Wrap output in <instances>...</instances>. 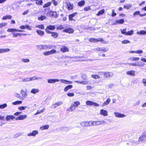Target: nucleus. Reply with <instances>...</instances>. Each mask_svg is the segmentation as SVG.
Instances as JSON below:
<instances>
[{
  "label": "nucleus",
  "instance_id": "obj_1",
  "mask_svg": "<svg viewBox=\"0 0 146 146\" xmlns=\"http://www.w3.org/2000/svg\"><path fill=\"white\" fill-rule=\"evenodd\" d=\"M79 105H80V103L78 101L73 102L72 103L70 107L68 108L67 110L69 111H72L74 110Z\"/></svg>",
  "mask_w": 146,
  "mask_h": 146
},
{
  "label": "nucleus",
  "instance_id": "obj_2",
  "mask_svg": "<svg viewBox=\"0 0 146 146\" xmlns=\"http://www.w3.org/2000/svg\"><path fill=\"white\" fill-rule=\"evenodd\" d=\"M101 74H103L104 77L105 78H109L112 77L113 75V73L111 72H100Z\"/></svg>",
  "mask_w": 146,
  "mask_h": 146
},
{
  "label": "nucleus",
  "instance_id": "obj_3",
  "mask_svg": "<svg viewBox=\"0 0 146 146\" xmlns=\"http://www.w3.org/2000/svg\"><path fill=\"white\" fill-rule=\"evenodd\" d=\"M55 29V27L54 25H49L47 26L45 29V30L46 33H50L51 31H50L49 30H54Z\"/></svg>",
  "mask_w": 146,
  "mask_h": 146
},
{
  "label": "nucleus",
  "instance_id": "obj_4",
  "mask_svg": "<svg viewBox=\"0 0 146 146\" xmlns=\"http://www.w3.org/2000/svg\"><path fill=\"white\" fill-rule=\"evenodd\" d=\"M56 51L54 49H53L50 51L45 52H43V54L45 56L49 55L56 52Z\"/></svg>",
  "mask_w": 146,
  "mask_h": 146
},
{
  "label": "nucleus",
  "instance_id": "obj_5",
  "mask_svg": "<svg viewBox=\"0 0 146 146\" xmlns=\"http://www.w3.org/2000/svg\"><path fill=\"white\" fill-rule=\"evenodd\" d=\"M62 104L63 102L62 101H59L55 102L54 104L52 105V106H53L52 108H55Z\"/></svg>",
  "mask_w": 146,
  "mask_h": 146
},
{
  "label": "nucleus",
  "instance_id": "obj_6",
  "mask_svg": "<svg viewBox=\"0 0 146 146\" xmlns=\"http://www.w3.org/2000/svg\"><path fill=\"white\" fill-rule=\"evenodd\" d=\"M38 133V131L37 130H33L31 133H30L27 134L28 136H33L35 137L36 134Z\"/></svg>",
  "mask_w": 146,
  "mask_h": 146
},
{
  "label": "nucleus",
  "instance_id": "obj_7",
  "mask_svg": "<svg viewBox=\"0 0 146 146\" xmlns=\"http://www.w3.org/2000/svg\"><path fill=\"white\" fill-rule=\"evenodd\" d=\"M127 74L130 75L132 76H135V71L133 70H131L127 71L126 72Z\"/></svg>",
  "mask_w": 146,
  "mask_h": 146
},
{
  "label": "nucleus",
  "instance_id": "obj_8",
  "mask_svg": "<svg viewBox=\"0 0 146 146\" xmlns=\"http://www.w3.org/2000/svg\"><path fill=\"white\" fill-rule=\"evenodd\" d=\"M63 31L65 33H72L74 32V31L72 29L69 28L64 29Z\"/></svg>",
  "mask_w": 146,
  "mask_h": 146
},
{
  "label": "nucleus",
  "instance_id": "obj_9",
  "mask_svg": "<svg viewBox=\"0 0 146 146\" xmlns=\"http://www.w3.org/2000/svg\"><path fill=\"white\" fill-rule=\"evenodd\" d=\"M50 16L51 17H57L58 16V14L55 11H50L49 13Z\"/></svg>",
  "mask_w": 146,
  "mask_h": 146
},
{
  "label": "nucleus",
  "instance_id": "obj_10",
  "mask_svg": "<svg viewBox=\"0 0 146 146\" xmlns=\"http://www.w3.org/2000/svg\"><path fill=\"white\" fill-rule=\"evenodd\" d=\"M114 114L115 117H123L125 116L124 114H120L118 112H114Z\"/></svg>",
  "mask_w": 146,
  "mask_h": 146
},
{
  "label": "nucleus",
  "instance_id": "obj_11",
  "mask_svg": "<svg viewBox=\"0 0 146 146\" xmlns=\"http://www.w3.org/2000/svg\"><path fill=\"white\" fill-rule=\"evenodd\" d=\"M100 114L104 116H107L108 115V111L106 110L102 109L100 110Z\"/></svg>",
  "mask_w": 146,
  "mask_h": 146
},
{
  "label": "nucleus",
  "instance_id": "obj_12",
  "mask_svg": "<svg viewBox=\"0 0 146 146\" xmlns=\"http://www.w3.org/2000/svg\"><path fill=\"white\" fill-rule=\"evenodd\" d=\"M59 81V80L57 79H50L48 80V82L49 83H53Z\"/></svg>",
  "mask_w": 146,
  "mask_h": 146
},
{
  "label": "nucleus",
  "instance_id": "obj_13",
  "mask_svg": "<svg viewBox=\"0 0 146 146\" xmlns=\"http://www.w3.org/2000/svg\"><path fill=\"white\" fill-rule=\"evenodd\" d=\"M77 14V13L75 12L70 15L69 16V20L70 21L73 20V17L76 16Z\"/></svg>",
  "mask_w": 146,
  "mask_h": 146
},
{
  "label": "nucleus",
  "instance_id": "obj_14",
  "mask_svg": "<svg viewBox=\"0 0 146 146\" xmlns=\"http://www.w3.org/2000/svg\"><path fill=\"white\" fill-rule=\"evenodd\" d=\"M124 21L123 19H120L119 20H117L115 23L114 24V25H116L117 24H122L123 23Z\"/></svg>",
  "mask_w": 146,
  "mask_h": 146
},
{
  "label": "nucleus",
  "instance_id": "obj_15",
  "mask_svg": "<svg viewBox=\"0 0 146 146\" xmlns=\"http://www.w3.org/2000/svg\"><path fill=\"white\" fill-rule=\"evenodd\" d=\"M74 82L78 84L84 85L87 84H88V82L87 81L83 80L81 81H75Z\"/></svg>",
  "mask_w": 146,
  "mask_h": 146
},
{
  "label": "nucleus",
  "instance_id": "obj_16",
  "mask_svg": "<svg viewBox=\"0 0 146 146\" xmlns=\"http://www.w3.org/2000/svg\"><path fill=\"white\" fill-rule=\"evenodd\" d=\"M48 34H51V36L54 38H57L58 36V34L57 33L54 32H51L50 33Z\"/></svg>",
  "mask_w": 146,
  "mask_h": 146
},
{
  "label": "nucleus",
  "instance_id": "obj_17",
  "mask_svg": "<svg viewBox=\"0 0 146 146\" xmlns=\"http://www.w3.org/2000/svg\"><path fill=\"white\" fill-rule=\"evenodd\" d=\"M10 49L8 48H1L0 49V53L9 52Z\"/></svg>",
  "mask_w": 146,
  "mask_h": 146
},
{
  "label": "nucleus",
  "instance_id": "obj_18",
  "mask_svg": "<svg viewBox=\"0 0 146 146\" xmlns=\"http://www.w3.org/2000/svg\"><path fill=\"white\" fill-rule=\"evenodd\" d=\"M81 126L83 127H86L88 126V121H82L80 123Z\"/></svg>",
  "mask_w": 146,
  "mask_h": 146
},
{
  "label": "nucleus",
  "instance_id": "obj_19",
  "mask_svg": "<svg viewBox=\"0 0 146 146\" xmlns=\"http://www.w3.org/2000/svg\"><path fill=\"white\" fill-rule=\"evenodd\" d=\"M53 48L52 45H43V49H50Z\"/></svg>",
  "mask_w": 146,
  "mask_h": 146
},
{
  "label": "nucleus",
  "instance_id": "obj_20",
  "mask_svg": "<svg viewBox=\"0 0 146 146\" xmlns=\"http://www.w3.org/2000/svg\"><path fill=\"white\" fill-rule=\"evenodd\" d=\"M105 123L104 121H94L95 126L104 124Z\"/></svg>",
  "mask_w": 146,
  "mask_h": 146
},
{
  "label": "nucleus",
  "instance_id": "obj_21",
  "mask_svg": "<svg viewBox=\"0 0 146 146\" xmlns=\"http://www.w3.org/2000/svg\"><path fill=\"white\" fill-rule=\"evenodd\" d=\"M61 51L63 52H68L69 51V49L66 46H63L61 49Z\"/></svg>",
  "mask_w": 146,
  "mask_h": 146
},
{
  "label": "nucleus",
  "instance_id": "obj_22",
  "mask_svg": "<svg viewBox=\"0 0 146 146\" xmlns=\"http://www.w3.org/2000/svg\"><path fill=\"white\" fill-rule=\"evenodd\" d=\"M36 32L40 36H42L44 34V31L39 30H37L36 31Z\"/></svg>",
  "mask_w": 146,
  "mask_h": 146
},
{
  "label": "nucleus",
  "instance_id": "obj_23",
  "mask_svg": "<svg viewBox=\"0 0 146 146\" xmlns=\"http://www.w3.org/2000/svg\"><path fill=\"white\" fill-rule=\"evenodd\" d=\"M68 9L69 10H72L73 8V5L69 2H68L67 4Z\"/></svg>",
  "mask_w": 146,
  "mask_h": 146
},
{
  "label": "nucleus",
  "instance_id": "obj_24",
  "mask_svg": "<svg viewBox=\"0 0 146 146\" xmlns=\"http://www.w3.org/2000/svg\"><path fill=\"white\" fill-rule=\"evenodd\" d=\"M39 92V90L38 89H33L31 91V92L33 94H35L36 93H38Z\"/></svg>",
  "mask_w": 146,
  "mask_h": 146
},
{
  "label": "nucleus",
  "instance_id": "obj_25",
  "mask_svg": "<svg viewBox=\"0 0 146 146\" xmlns=\"http://www.w3.org/2000/svg\"><path fill=\"white\" fill-rule=\"evenodd\" d=\"M15 118V117L13 115H7L6 117L7 120H9L11 119H13Z\"/></svg>",
  "mask_w": 146,
  "mask_h": 146
},
{
  "label": "nucleus",
  "instance_id": "obj_26",
  "mask_svg": "<svg viewBox=\"0 0 146 146\" xmlns=\"http://www.w3.org/2000/svg\"><path fill=\"white\" fill-rule=\"evenodd\" d=\"M21 93L22 96L24 98H26L27 96V94L26 92L23 90H21Z\"/></svg>",
  "mask_w": 146,
  "mask_h": 146
},
{
  "label": "nucleus",
  "instance_id": "obj_27",
  "mask_svg": "<svg viewBox=\"0 0 146 146\" xmlns=\"http://www.w3.org/2000/svg\"><path fill=\"white\" fill-rule=\"evenodd\" d=\"M72 87L73 86L72 85H69L65 88L64 91L65 92H66L68 90L72 88Z\"/></svg>",
  "mask_w": 146,
  "mask_h": 146
},
{
  "label": "nucleus",
  "instance_id": "obj_28",
  "mask_svg": "<svg viewBox=\"0 0 146 146\" xmlns=\"http://www.w3.org/2000/svg\"><path fill=\"white\" fill-rule=\"evenodd\" d=\"M60 81L61 82L66 84H71L72 83L70 81H68L65 80L61 79Z\"/></svg>",
  "mask_w": 146,
  "mask_h": 146
},
{
  "label": "nucleus",
  "instance_id": "obj_29",
  "mask_svg": "<svg viewBox=\"0 0 146 146\" xmlns=\"http://www.w3.org/2000/svg\"><path fill=\"white\" fill-rule=\"evenodd\" d=\"M12 16L10 15H6L3 17L2 18L3 20H6L7 19H11Z\"/></svg>",
  "mask_w": 146,
  "mask_h": 146
},
{
  "label": "nucleus",
  "instance_id": "obj_30",
  "mask_svg": "<svg viewBox=\"0 0 146 146\" xmlns=\"http://www.w3.org/2000/svg\"><path fill=\"white\" fill-rule=\"evenodd\" d=\"M30 81L34 80L36 79H41L42 78V77H39L38 78L36 77V76L32 77L30 78Z\"/></svg>",
  "mask_w": 146,
  "mask_h": 146
},
{
  "label": "nucleus",
  "instance_id": "obj_31",
  "mask_svg": "<svg viewBox=\"0 0 146 146\" xmlns=\"http://www.w3.org/2000/svg\"><path fill=\"white\" fill-rule=\"evenodd\" d=\"M109 50V48L104 47L100 48V51H102L103 52H106Z\"/></svg>",
  "mask_w": 146,
  "mask_h": 146
},
{
  "label": "nucleus",
  "instance_id": "obj_32",
  "mask_svg": "<svg viewBox=\"0 0 146 146\" xmlns=\"http://www.w3.org/2000/svg\"><path fill=\"white\" fill-rule=\"evenodd\" d=\"M110 101L111 99L110 98H108L106 101L104 102L103 105V106H105L108 105L109 102H110Z\"/></svg>",
  "mask_w": 146,
  "mask_h": 146
},
{
  "label": "nucleus",
  "instance_id": "obj_33",
  "mask_svg": "<svg viewBox=\"0 0 146 146\" xmlns=\"http://www.w3.org/2000/svg\"><path fill=\"white\" fill-rule=\"evenodd\" d=\"M137 34L140 35H145L146 34V31H144L143 30H141L139 32H138L137 33Z\"/></svg>",
  "mask_w": 146,
  "mask_h": 146
},
{
  "label": "nucleus",
  "instance_id": "obj_34",
  "mask_svg": "<svg viewBox=\"0 0 146 146\" xmlns=\"http://www.w3.org/2000/svg\"><path fill=\"white\" fill-rule=\"evenodd\" d=\"M36 4L38 5H42L43 1L42 0H36Z\"/></svg>",
  "mask_w": 146,
  "mask_h": 146
},
{
  "label": "nucleus",
  "instance_id": "obj_35",
  "mask_svg": "<svg viewBox=\"0 0 146 146\" xmlns=\"http://www.w3.org/2000/svg\"><path fill=\"white\" fill-rule=\"evenodd\" d=\"M85 1L83 0V1H80L78 3V4L79 6H82L84 5L85 4Z\"/></svg>",
  "mask_w": 146,
  "mask_h": 146
},
{
  "label": "nucleus",
  "instance_id": "obj_36",
  "mask_svg": "<svg viewBox=\"0 0 146 146\" xmlns=\"http://www.w3.org/2000/svg\"><path fill=\"white\" fill-rule=\"evenodd\" d=\"M105 10L104 9H102L97 14V15L98 16H99L100 15L102 14H103Z\"/></svg>",
  "mask_w": 146,
  "mask_h": 146
},
{
  "label": "nucleus",
  "instance_id": "obj_37",
  "mask_svg": "<svg viewBox=\"0 0 146 146\" xmlns=\"http://www.w3.org/2000/svg\"><path fill=\"white\" fill-rule=\"evenodd\" d=\"M132 7V5L131 4H127V5H125L124 6V8L127 9H130Z\"/></svg>",
  "mask_w": 146,
  "mask_h": 146
},
{
  "label": "nucleus",
  "instance_id": "obj_38",
  "mask_svg": "<svg viewBox=\"0 0 146 146\" xmlns=\"http://www.w3.org/2000/svg\"><path fill=\"white\" fill-rule=\"evenodd\" d=\"M130 59L132 61H138L140 58L139 57H131L130 58Z\"/></svg>",
  "mask_w": 146,
  "mask_h": 146
},
{
  "label": "nucleus",
  "instance_id": "obj_39",
  "mask_svg": "<svg viewBox=\"0 0 146 146\" xmlns=\"http://www.w3.org/2000/svg\"><path fill=\"white\" fill-rule=\"evenodd\" d=\"M88 126H95L94 124V121H88Z\"/></svg>",
  "mask_w": 146,
  "mask_h": 146
},
{
  "label": "nucleus",
  "instance_id": "obj_40",
  "mask_svg": "<svg viewBox=\"0 0 146 146\" xmlns=\"http://www.w3.org/2000/svg\"><path fill=\"white\" fill-rule=\"evenodd\" d=\"M49 128V126L48 125H45L41 127L40 129L42 130L43 129H48Z\"/></svg>",
  "mask_w": 146,
  "mask_h": 146
},
{
  "label": "nucleus",
  "instance_id": "obj_41",
  "mask_svg": "<svg viewBox=\"0 0 146 146\" xmlns=\"http://www.w3.org/2000/svg\"><path fill=\"white\" fill-rule=\"evenodd\" d=\"M22 103V101H17L13 102V105H16L19 104H21Z\"/></svg>",
  "mask_w": 146,
  "mask_h": 146
},
{
  "label": "nucleus",
  "instance_id": "obj_42",
  "mask_svg": "<svg viewBox=\"0 0 146 146\" xmlns=\"http://www.w3.org/2000/svg\"><path fill=\"white\" fill-rule=\"evenodd\" d=\"M93 102L90 101H87L86 102V104L87 105L92 106L93 105Z\"/></svg>",
  "mask_w": 146,
  "mask_h": 146
},
{
  "label": "nucleus",
  "instance_id": "obj_43",
  "mask_svg": "<svg viewBox=\"0 0 146 146\" xmlns=\"http://www.w3.org/2000/svg\"><path fill=\"white\" fill-rule=\"evenodd\" d=\"M91 77L94 79H98L100 78V76L98 75H92L91 76Z\"/></svg>",
  "mask_w": 146,
  "mask_h": 146
},
{
  "label": "nucleus",
  "instance_id": "obj_44",
  "mask_svg": "<svg viewBox=\"0 0 146 146\" xmlns=\"http://www.w3.org/2000/svg\"><path fill=\"white\" fill-rule=\"evenodd\" d=\"M51 4V2H48L47 3L45 4L43 6V7L45 8L47 7H49Z\"/></svg>",
  "mask_w": 146,
  "mask_h": 146
},
{
  "label": "nucleus",
  "instance_id": "obj_45",
  "mask_svg": "<svg viewBox=\"0 0 146 146\" xmlns=\"http://www.w3.org/2000/svg\"><path fill=\"white\" fill-rule=\"evenodd\" d=\"M36 27L38 28L39 29H44V26L43 25H36Z\"/></svg>",
  "mask_w": 146,
  "mask_h": 146
},
{
  "label": "nucleus",
  "instance_id": "obj_46",
  "mask_svg": "<svg viewBox=\"0 0 146 146\" xmlns=\"http://www.w3.org/2000/svg\"><path fill=\"white\" fill-rule=\"evenodd\" d=\"M46 19V17L45 16L41 15L40 17L38 18V20H40L41 21H43L44 20Z\"/></svg>",
  "mask_w": 146,
  "mask_h": 146
},
{
  "label": "nucleus",
  "instance_id": "obj_47",
  "mask_svg": "<svg viewBox=\"0 0 146 146\" xmlns=\"http://www.w3.org/2000/svg\"><path fill=\"white\" fill-rule=\"evenodd\" d=\"M89 41L90 42H96V41H97V39L94 38H90L89 39Z\"/></svg>",
  "mask_w": 146,
  "mask_h": 146
},
{
  "label": "nucleus",
  "instance_id": "obj_48",
  "mask_svg": "<svg viewBox=\"0 0 146 146\" xmlns=\"http://www.w3.org/2000/svg\"><path fill=\"white\" fill-rule=\"evenodd\" d=\"M16 29H15L9 28L7 30V31L8 32H12L16 31Z\"/></svg>",
  "mask_w": 146,
  "mask_h": 146
},
{
  "label": "nucleus",
  "instance_id": "obj_49",
  "mask_svg": "<svg viewBox=\"0 0 146 146\" xmlns=\"http://www.w3.org/2000/svg\"><path fill=\"white\" fill-rule=\"evenodd\" d=\"M7 106V105L6 104H4L3 105H0V108L3 109L6 108Z\"/></svg>",
  "mask_w": 146,
  "mask_h": 146
},
{
  "label": "nucleus",
  "instance_id": "obj_50",
  "mask_svg": "<svg viewBox=\"0 0 146 146\" xmlns=\"http://www.w3.org/2000/svg\"><path fill=\"white\" fill-rule=\"evenodd\" d=\"M27 107V106H21L18 107V109L20 110H25Z\"/></svg>",
  "mask_w": 146,
  "mask_h": 146
},
{
  "label": "nucleus",
  "instance_id": "obj_51",
  "mask_svg": "<svg viewBox=\"0 0 146 146\" xmlns=\"http://www.w3.org/2000/svg\"><path fill=\"white\" fill-rule=\"evenodd\" d=\"M133 31L132 30H131L130 31H128L127 32H126V35H131L133 34Z\"/></svg>",
  "mask_w": 146,
  "mask_h": 146
},
{
  "label": "nucleus",
  "instance_id": "obj_52",
  "mask_svg": "<svg viewBox=\"0 0 146 146\" xmlns=\"http://www.w3.org/2000/svg\"><path fill=\"white\" fill-rule=\"evenodd\" d=\"M137 66H143L144 65V64L141 62H137Z\"/></svg>",
  "mask_w": 146,
  "mask_h": 146
},
{
  "label": "nucleus",
  "instance_id": "obj_53",
  "mask_svg": "<svg viewBox=\"0 0 146 146\" xmlns=\"http://www.w3.org/2000/svg\"><path fill=\"white\" fill-rule=\"evenodd\" d=\"M13 37H17L18 36H21V33H13Z\"/></svg>",
  "mask_w": 146,
  "mask_h": 146
},
{
  "label": "nucleus",
  "instance_id": "obj_54",
  "mask_svg": "<svg viewBox=\"0 0 146 146\" xmlns=\"http://www.w3.org/2000/svg\"><path fill=\"white\" fill-rule=\"evenodd\" d=\"M45 110L44 109H43L42 110H38L37 111V112L35 114V115H36L40 113L41 112H43V110Z\"/></svg>",
  "mask_w": 146,
  "mask_h": 146
},
{
  "label": "nucleus",
  "instance_id": "obj_55",
  "mask_svg": "<svg viewBox=\"0 0 146 146\" xmlns=\"http://www.w3.org/2000/svg\"><path fill=\"white\" fill-rule=\"evenodd\" d=\"M20 116L21 120L24 119L27 117V115H21Z\"/></svg>",
  "mask_w": 146,
  "mask_h": 146
},
{
  "label": "nucleus",
  "instance_id": "obj_56",
  "mask_svg": "<svg viewBox=\"0 0 146 146\" xmlns=\"http://www.w3.org/2000/svg\"><path fill=\"white\" fill-rule=\"evenodd\" d=\"M81 78L85 80H87V77L85 74L82 75L81 76Z\"/></svg>",
  "mask_w": 146,
  "mask_h": 146
},
{
  "label": "nucleus",
  "instance_id": "obj_57",
  "mask_svg": "<svg viewBox=\"0 0 146 146\" xmlns=\"http://www.w3.org/2000/svg\"><path fill=\"white\" fill-rule=\"evenodd\" d=\"M37 48L39 50L43 49V45H37Z\"/></svg>",
  "mask_w": 146,
  "mask_h": 146
},
{
  "label": "nucleus",
  "instance_id": "obj_58",
  "mask_svg": "<svg viewBox=\"0 0 146 146\" xmlns=\"http://www.w3.org/2000/svg\"><path fill=\"white\" fill-rule=\"evenodd\" d=\"M7 24V23H0V28L5 27Z\"/></svg>",
  "mask_w": 146,
  "mask_h": 146
},
{
  "label": "nucleus",
  "instance_id": "obj_59",
  "mask_svg": "<svg viewBox=\"0 0 146 146\" xmlns=\"http://www.w3.org/2000/svg\"><path fill=\"white\" fill-rule=\"evenodd\" d=\"M23 81L24 82L31 81L30 78H27L25 79H23Z\"/></svg>",
  "mask_w": 146,
  "mask_h": 146
},
{
  "label": "nucleus",
  "instance_id": "obj_60",
  "mask_svg": "<svg viewBox=\"0 0 146 146\" xmlns=\"http://www.w3.org/2000/svg\"><path fill=\"white\" fill-rule=\"evenodd\" d=\"M130 42V41L127 40H125L122 42V44H127L128 43H129Z\"/></svg>",
  "mask_w": 146,
  "mask_h": 146
},
{
  "label": "nucleus",
  "instance_id": "obj_61",
  "mask_svg": "<svg viewBox=\"0 0 146 146\" xmlns=\"http://www.w3.org/2000/svg\"><path fill=\"white\" fill-rule=\"evenodd\" d=\"M142 137L145 138L146 137V131H144L142 135H141Z\"/></svg>",
  "mask_w": 146,
  "mask_h": 146
},
{
  "label": "nucleus",
  "instance_id": "obj_62",
  "mask_svg": "<svg viewBox=\"0 0 146 146\" xmlns=\"http://www.w3.org/2000/svg\"><path fill=\"white\" fill-rule=\"evenodd\" d=\"M140 12L139 11H136L134 13L133 15L134 16L137 15H140L141 14H140Z\"/></svg>",
  "mask_w": 146,
  "mask_h": 146
},
{
  "label": "nucleus",
  "instance_id": "obj_63",
  "mask_svg": "<svg viewBox=\"0 0 146 146\" xmlns=\"http://www.w3.org/2000/svg\"><path fill=\"white\" fill-rule=\"evenodd\" d=\"M25 28L29 30H31L32 28L28 25H25Z\"/></svg>",
  "mask_w": 146,
  "mask_h": 146
},
{
  "label": "nucleus",
  "instance_id": "obj_64",
  "mask_svg": "<svg viewBox=\"0 0 146 146\" xmlns=\"http://www.w3.org/2000/svg\"><path fill=\"white\" fill-rule=\"evenodd\" d=\"M142 82L144 86H146V79H143L142 80Z\"/></svg>",
  "mask_w": 146,
  "mask_h": 146
}]
</instances>
